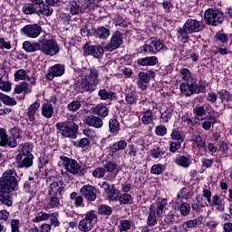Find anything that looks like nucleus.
<instances>
[{
  "label": "nucleus",
  "instance_id": "nucleus-1",
  "mask_svg": "<svg viewBox=\"0 0 232 232\" xmlns=\"http://www.w3.org/2000/svg\"><path fill=\"white\" fill-rule=\"evenodd\" d=\"M16 177L15 170L9 169L0 178V202L8 207L12 206V198L9 195L17 188Z\"/></svg>",
  "mask_w": 232,
  "mask_h": 232
},
{
  "label": "nucleus",
  "instance_id": "nucleus-2",
  "mask_svg": "<svg viewBox=\"0 0 232 232\" xmlns=\"http://www.w3.org/2000/svg\"><path fill=\"white\" fill-rule=\"evenodd\" d=\"M80 86L84 92H95L99 84V71L95 68L84 69L81 73Z\"/></svg>",
  "mask_w": 232,
  "mask_h": 232
},
{
  "label": "nucleus",
  "instance_id": "nucleus-3",
  "mask_svg": "<svg viewBox=\"0 0 232 232\" xmlns=\"http://www.w3.org/2000/svg\"><path fill=\"white\" fill-rule=\"evenodd\" d=\"M10 136L6 133V130L0 128V146L1 148H17V139H21V129L14 127L9 130Z\"/></svg>",
  "mask_w": 232,
  "mask_h": 232
},
{
  "label": "nucleus",
  "instance_id": "nucleus-4",
  "mask_svg": "<svg viewBox=\"0 0 232 232\" xmlns=\"http://www.w3.org/2000/svg\"><path fill=\"white\" fill-rule=\"evenodd\" d=\"M58 133L63 137H67L69 139H77V131H79V126L76 125L73 121H67L63 122H58L55 125Z\"/></svg>",
  "mask_w": 232,
  "mask_h": 232
},
{
  "label": "nucleus",
  "instance_id": "nucleus-5",
  "mask_svg": "<svg viewBox=\"0 0 232 232\" xmlns=\"http://www.w3.org/2000/svg\"><path fill=\"white\" fill-rule=\"evenodd\" d=\"M97 222V214L94 210H89L85 213L84 218L80 220L78 229L82 232L92 231Z\"/></svg>",
  "mask_w": 232,
  "mask_h": 232
},
{
  "label": "nucleus",
  "instance_id": "nucleus-6",
  "mask_svg": "<svg viewBox=\"0 0 232 232\" xmlns=\"http://www.w3.org/2000/svg\"><path fill=\"white\" fill-rule=\"evenodd\" d=\"M204 21L207 24L217 26L224 22V14L218 10L208 9L204 14Z\"/></svg>",
  "mask_w": 232,
  "mask_h": 232
},
{
  "label": "nucleus",
  "instance_id": "nucleus-7",
  "mask_svg": "<svg viewBox=\"0 0 232 232\" xmlns=\"http://www.w3.org/2000/svg\"><path fill=\"white\" fill-rule=\"evenodd\" d=\"M60 159L63 161V166L67 173H71L72 175H81L82 173L81 165L75 160L66 156H61Z\"/></svg>",
  "mask_w": 232,
  "mask_h": 232
},
{
  "label": "nucleus",
  "instance_id": "nucleus-8",
  "mask_svg": "<svg viewBox=\"0 0 232 232\" xmlns=\"http://www.w3.org/2000/svg\"><path fill=\"white\" fill-rule=\"evenodd\" d=\"M39 50L44 55H56V53H59V45L53 40H43L39 43Z\"/></svg>",
  "mask_w": 232,
  "mask_h": 232
},
{
  "label": "nucleus",
  "instance_id": "nucleus-9",
  "mask_svg": "<svg viewBox=\"0 0 232 232\" xmlns=\"http://www.w3.org/2000/svg\"><path fill=\"white\" fill-rule=\"evenodd\" d=\"M188 34H198L204 30V23L197 19H188L183 25Z\"/></svg>",
  "mask_w": 232,
  "mask_h": 232
},
{
  "label": "nucleus",
  "instance_id": "nucleus-10",
  "mask_svg": "<svg viewBox=\"0 0 232 232\" xmlns=\"http://www.w3.org/2000/svg\"><path fill=\"white\" fill-rule=\"evenodd\" d=\"M21 32L30 39H35V37H39V35H41L43 28L40 27L39 24H27L22 28Z\"/></svg>",
  "mask_w": 232,
  "mask_h": 232
},
{
  "label": "nucleus",
  "instance_id": "nucleus-11",
  "mask_svg": "<svg viewBox=\"0 0 232 232\" xmlns=\"http://www.w3.org/2000/svg\"><path fill=\"white\" fill-rule=\"evenodd\" d=\"M122 44V34L119 31H115L111 38V42L105 46L107 52H113L117 48H121Z\"/></svg>",
  "mask_w": 232,
  "mask_h": 232
},
{
  "label": "nucleus",
  "instance_id": "nucleus-12",
  "mask_svg": "<svg viewBox=\"0 0 232 232\" xmlns=\"http://www.w3.org/2000/svg\"><path fill=\"white\" fill-rule=\"evenodd\" d=\"M64 191V181L59 178H54V180L50 184L48 195H58L62 197Z\"/></svg>",
  "mask_w": 232,
  "mask_h": 232
},
{
  "label": "nucleus",
  "instance_id": "nucleus-13",
  "mask_svg": "<svg viewBox=\"0 0 232 232\" xmlns=\"http://www.w3.org/2000/svg\"><path fill=\"white\" fill-rule=\"evenodd\" d=\"M168 50L166 46H164V44L159 40H151L149 42V44L144 45L143 51L145 53H159V52H161L162 50Z\"/></svg>",
  "mask_w": 232,
  "mask_h": 232
},
{
  "label": "nucleus",
  "instance_id": "nucleus-14",
  "mask_svg": "<svg viewBox=\"0 0 232 232\" xmlns=\"http://www.w3.org/2000/svg\"><path fill=\"white\" fill-rule=\"evenodd\" d=\"M81 195L89 200V202H94L97 198V189L92 185H84L81 190Z\"/></svg>",
  "mask_w": 232,
  "mask_h": 232
},
{
  "label": "nucleus",
  "instance_id": "nucleus-15",
  "mask_svg": "<svg viewBox=\"0 0 232 232\" xmlns=\"http://www.w3.org/2000/svg\"><path fill=\"white\" fill-rule=\"evenodd\" d=\"M34 164V155H23L17 154L16 156V167L21 168H31Z\"/></svg>",
  "mask_w": 232,
  "mask_h": 232
},
{
  "label": "nucleus",
  "instance_id": "nucleus-16",
  "mask_svg": "<svg viewBox=\"0 0 232 232\" xmlns=\"http://www.w3.org/2000/svg\"><path fill=\"white\" fill-rule=\"evenodd\" d=\"M83 50L87 55H93V57H96L97 59L104 55V49L101 45H90L86 44L83 46Z\"/></svg>",
  "mask_w": 232,
  "mask_h": 232
},
{
  "label": "nucleus",
  "instance_id": "nucleus-17",
  "mask_svg": "<svg viewBox=\"0 0 232 232\" xmlns=\"http://www.w3.org/2000/svg\"><path fill=\"white\" fill-rule=\"evenodd\" d=\"M61 75H64V65L55 64L49 69L46 79L48 81H53L54 77H61Z\"/></svg>",
  "mask_w": 232,
  "mask_h": 232
},
{
  "label": "nucleus",
  "instance_id": "nucleus-18",
  "mask_svg": "<svg viewBox=\"0 0 232 232\" xmlns=\"http://www.w3.org/2000/svg\"><path fill=\"white\" fill-rule=\"evenodd\" d=\"M85 123L87 124V126H91L92 128H102L103 126V122H102V119L94 116V115H90L85 119Z\"/></svg>",
  "mask_w": 232,
  "mask_h": 232
},
{
  "label": "nucleus",
  "instance_id": "nucleus-19",
  "mask_svg": "<svg viewBox=\"0 0 232 232\" xmlns=\"http://www.w3.org/2000/svg\"><path fill=\"white\" fill-rule=\"evenodd\" d=\"M157 222H159V219H157V212L155 207L151 205L149 208L147 226H149V227H154V226H157Z\"/></svg>",
  "mask_w": 232,
  "mask_h": 232
},
{
  "label": "nucleus",
  "instance_id": "nucleus-20",
  "mask_svg": "<svg viewBox=\"0 0 232 232\" xmlns=\"http://www.w3.org/2000/svg\"><path fill=\"white\" fill-rule=\"evenodd\" d=\"M18 155H33L34 144L32 142L22 143L18 146Z\"/></svg>",
  "mask_w": 232,
  "mask_h": 232
},
{
  "label": "nucleus",
  "instance_id": "nucleus-21",
  "mask_svg": "<svg viewBox=\"0 0 232 232\" xmlns=\"http://www.w3.org/2000/svg\"><path fill=\"white\" fill-rule=\"evenodd\" d=\"M39 108H41V103H39V102H34L29 106L27 117L30 122H34V121H35V113H37V110H39Z\"/></svg>",
  "mask_w": 232,
  "mask_h": 232
},
{
  "label": "nucleus",
  "instance_id": "nucleus-22",
  "mask_svg": "<svg viewBox=\"0 0 232 232\" xmlns=\"http://www.w3.org/2000/svg\"><path fill=\"white\" fill-rule=\"evenodd\" d=\"M158 63H159V59H157V56L140 58L138 60V64L140 66H155V64H158Z\"/></svg>",
  "mask_w": 232,
  "mask_h": 232
},
{
  "label": "nucleus",
  "instance_id": "nucleus-23",
  "mask_svg": "<svg viewBox=\"0 0 232 232\" xmlns=\"http://www.w3.org/2000/svg\"><path fill=\"white\" fill-rule=\"evenodd\" d=\"M59 204H61V196L55 194H48L47 208H49V209L58 208Z\"/></svg>",
  "mask_w": 232,
  "mask_h": 232
},
{
  "label": "nucleus",
  "instance_id": "nucleus-24",
  "mask_svg": "<svg viewBox=\"0 0 232 232\" xmlns=\"http://www.w3.org/2000/svg\"><path fill=\"white\" fill-rule=\"evenodd\" d=\"M53 14V8H52V5L50 4H42L39 6V9L37 11V15H45L46 17H50Z\"/></svg>",
  "mask_w": 232,
  "mask_h": 232
},
{
  "label": "nucleus",
  "instance_id": "nucleus-25",
  "mask_svg": "<svg viewBox=\"0 0 232 232\" xmlns=\"http://www.w3.org/2000/svg\"><path fill=\"white\" fill-rule=\"evenodd\" d=\"M41 113L45 119H52L53 117V105L52 103L43 104Z\"/></svg>",
  "mask_w": 232,
  "mask_h": 232
},
{
  "label": "nucleus",
  "instance_id": "nucleus-26",
  "mask_svg": "<svg viewBox=\"0 0 232 232\" xmlns=\"http://www.w3.org/2000/svg\"><path fill=\"white\" fill-rule=\"evenodd\" d=\"M150 82V75L146 72H140L138 74L137 84L141 90H146V84Z\"/></svg>",
  "mask_w": 232,
  "mask_h": 232
},
{
  "label": "nucleus",
  "instance_id": "nucleus-27",
  "mask_svg": "<svg viewBox=\"0 0 232 232\" xmlns=\"http://www.w3.org/2000/svg\"><path fill=\"white\" fill-rule=\"evenodd\" d=\"M188 34H191V33H188L184 26L178 28L177 35L179 43H182L183 44H186V43H188L189 41V35H188Z\"/></svg>",
  "mask_w": 232,
  "mask_h": 232
},
{
  "label": "nucleus",
  "instance_id": "nucleus-28",
  "mask_svg": "<svg viewBox=\"0 0 232 232\" xmlns=\"http://www.w3.org/2000/svg\"><path fill=\"white\" fill-rule=\"evenodd\" d=\"M206 206H208V203L204 201V198L202 196H198L193 201L192 209L194 211H200V209L206 208Z\"/></svg>",
  "mask_w": 232,
  "mask_h": 232
},
{
  "label": "nucleus",
  "instance_id": "nucleus-29",
  "mask_svg": "<svg viewBox=\"0 0 232 232\" xmlns=\"http://www.w3.org/2000/svg\"><path fill=\"white\" fill-rule=\"evenodd\" d=\"M126 146L128 143L124 140H121L115 143H113L110 149L111 153H117V151H122V150H126Z\"/></svg>",
  "mask_w": 232,
  "mask_h": 232
},
{
  "label": "nucleus",
  "instance_id": "nucleus-30",
  "mask_svg": "<svg viewBox=\"0 0 232 232\" xmlns=\"http://www.w3.org/2000/svg\"><path fill=\"white\" fill-rule=\"evenodd\" d=\"M131 227H135V223L130 219H122L120 221V231L121 232H126L130 231Z\"/></svg>",
  "mask_w": 232,
  "mask_h": 232
},
{
  "label": "nucleus",
  "instance_id": "nucleus-31",
  "mask_svg": "<svg viewBox=\"0 0 232 232\" xmlns=\"http://www.w3.org/2000/svg\"><path fill=\"white\" fill-rule=\"evenodd\" d=\"M94 115H98V117H108V113H110V111L108 110V107L98 104L96 108L93 110Z\"/></svg>",
  "mask_w": 232,
  "mask_h": 232
},
{
  "label": "nucleus",
  "instance_id": "nucleus-32",
  "mask_svg": "<svg viewBox=\"0 0 232 232\" xmlns=\"http://www.w3.org/2000/svg\"><path fill=\"white\" fill-rule=\"evenodd\" d=\"M166 206H168V200L165 198L158 199L157 207L155 209L158 217H162V214L164 213V208H166Z\"/></svg>",
  "mask_w": 232,
  "mask_h": 232
},
{
  "label": "nucleus",
  "instance_id": "nucleus-33",
  "mask_svg": "<svg viewBox=\"0 0 232 232\" xmlns=\"http://www.w3.org/2000/svg\"><path fill=\"white\" fill-rule=\"evenodd\" d=\"M142 117H141V122L145 125L148 126L153 122V111L151 110H148L147 111L141 112Z\"/></svg>",
  "mask_w": 232,
  "mask_h": 232
},
{
  "label": "nucleus",
  "instance_id": "nucleus-34",
  "mask_svg": "<svg viewBox=\"0 0 232 232\" xmlns=\"http://www.w3.org/2000/svg\"><path fill=\"white\" fill-rule=\"evenodd\" d=\"M175 162L178 166H181L182 168H189L191 165V160L186 156H178Z\"/></svg>",
  "mask_w": 232,
  "mask_h": 232
},
{
  "label": "nucleus",
  "instance_id": "nucleus-35",
  "mask_svg": "<svg viewBox=\"0 0 232 232\" xmlns=\"http://www.w3.org/2000/svg\"><path fill=\"white\" fill-rule=\"evenodd\" d=\"M193 111L196 121H204L206 119L204 118V115H206V109L204 106L195 107Z\"/></svg>",
  "mask_w": 232,
  "mask_h": 232
},
{
  "label": "nucleus",
  "instance_id": "nucleus-36",
  "mask_svg": "<svg viewBox=\"0 0 232 232\" xmlns=\"http://www.w3.org/2000/svg\"><path fill=\"white\" fill-rule=\"evenodd\" d=\"M23 48L24 50H25V52H29V53H32L39 50V43L32 44L31 42L25 41L23 44Z\"/></svg>",
  "mask_w": 232,
  "mask_h": 232
},
{
  "label": "nucleus",
  "instance_id": "nucleus-37",
  "mask_svg": "<svg viewBox=\"0 0 232 232\" xmlns=\"http://www.w3.org/2000/svg\"><path fill=\"white\" fill-rule=\"evenodd\" d=\"M24 14L26 15H32L34 14H37V6L34 4H25L22 8Z\"/></svg>",
  "mask_w": 232,
  "mask_h": 232
},
{
  "label": "nucleus",
  "instance_id": "nucleus-38",
  "mask_svg": "<svg viewBox=\"0 0 232 232\" xmlns=\"http://www.w3.org/2000/svg\"><path fill=\"white\" fill-rule=\"evenodd\" d=\"M109 128L111 133H114L117 135V132L121 130V124L119 123V121L117 119L112 118L109 121Z\"/></svg>",
  "mask_w": 232,
  "mask_h": 232
},
{
  "label": "nucleus",
  "instance_id": "nucleus-39",
  "mask_svg": "<svg viewBox=\"0 0 232 232\" xmlns=\"http://www.w3.org/2000/svg\"><path fill=\"white\" fill-rule=\"evenodd\" d=\"M96 37L100 39H108L110 37V29L102 26L96 30Z\"/></svg>",
  "mask_w": 232,
  "mask_h": 232
},
{
  "label": "nucleus",
  "instance_id": "nucleus-40",
  "mask_svg": "<svg viewBox=\"0 0 232 232\" xmlns=\"http://www.w3.org/2000/svg\"><path fill=\"white\" fill-rule=\"evenodd\" d=\"M118 200L120 201L121 205H126V204H133V197H131V194H122L120 197H118Z\"/></svg>",
  "mask_w": 232,
  "mask_h": 232
},
{
  "label": "nucleus",
  "instance_id": "nucleus-41",
  "mask_svg": "<svg viewBox=\"0 0 232 232\" xmlns=\"http://www.w3.org/2000/svg\"><path fill=\"white\" fill-rule=\"evenodd\" d=\"M113 213V210L111 209V207L108 205H100L98 207V214L99 215H104L105 217H110Z\"/></svg>",
  "mask_w": 232,
  "mask_h": 232
},
{
  "label": "nucleus",
  "instance_id": "nucleus-42",
  "mask_svg": "<svg viewBox=\"0 0 232 232\" xmlns=\"http://www.w3.org/2000/svg\"><path fill=\"white\" fill-rule=\"evenodd\" d=\"M85 10L86 9L82 8V6H80V5L77 4V2L71 3V14L72 15H77V14H84Z\"/></svg>",
  "mask_w": 232,
  "mask_h": 232
},
{
  "label": "nucleus",
  "instance_id": "nucleus-43",
  "mask_svg": "<svg viewBox=\"0 0 232 232\" xmlns=\"http://www.w3.org/2000/svg\"><path fill=\"white\" fill-rule=\"evenodd\" d=\"M0 101H2L4 104H6L7 106H15V104H17V102H15L14 98L5 95L3 92H0Z\"/></svg>",
  "mask_w": 232,
  "mask_h": 232
},
{
  "label": "nucleus",
  "instance_id": "nucleus-44",
  "mask_svg": "<svg viewBox=\"0 0 232 232\" xmlns=\"http://www.w3.org/2000/svg\"><path fill=\"white\" fill-rule=\"evenodd\" d=\"M26 79L28 81H30V77L28 75H26V71L25 70L20 69V70L15 72L14 81H26Z\"/></svg>",
  "mask_w": 232,
  "mask_h": 232
},
{
  "label": "nucleus",
  "instance_id": "nucleus-45",
  "mask_svg": "<svg viewBox=\"0 0 232 232\" xmlns=\"http://www.w3.org/2000/svg\"><path fill=\"white\" fill-rule=\"evenodd\" d=\"M208 119L209 121H204L202 123L203 130H211V125L217 123V117L215 115H208Z\"/></svg>",
  "mask_w": 232,
  "mask_h": 232
},
{
  "label": "nucleus",
  "instance_id": "nucleus-46",
  "mask_svg": "<svg viewBox=\"0 0 232 232\" xmlns=\"http://www.w3.org/2000/svg\"><path fill=\"white\" fill-rule=\"evenodd\" d=\"M107 197L109 200L115 201L119 200V191L115 188V185L111 188V189L107 192Z\"/></svg>",
  "mask_w": 232,
  "mask_h": 232
},
{
  "label": "nucleus",
  "instance_id": "nucleus-47",
  "mask_svg": "<svg viewBox=\"0 0 232 232\" xmlns=\"http://www.w3.org/2000/svg\"><path fill=\"white\" fill-rule=\"evenodd\" d=\"M194 146L199 150H206V141L202 140L200 136H194L193 138Z\"/></svg>",
  "mask_w": 232,
  "mask_h": 232
},
{
  "label": "nucleus",
  "instance_id": "nucleus-48",
  "mask_svg": "<svg viewBox=\"0 0 232 232\" xmlns=\"http://www.w3.org/2000/svg\"><path fill=\"white\" fill-rule=\"evenodd\" d=\"M98 95L102 101H107V99H111L115 93H113V92H108L106 89H102L99 91Z\"/></svg>",
  "mask_w": 232,
  "mask_h": 232
},
{
  "label": "nucleus",
  "instance_id": "nucleus-49",
  "mask_svg": "<svg viewBox=\"0 0 232 232\" xmlns=\"http://www.w3.org/2000/svg\"><path fill=\"white\" fill-rule=\"evenodd\" d=\"M103 168L105 169V171H107V173H113V171L117 169V163L115 161H107L103 165Z\"/></svg>",
  "mask_w": 232,
  "mask_h": 232
},
{
  "label": "nucleus",
  "instance_id": "nucleus-50",
  "mask_svg": "<svg viewBox=\"0 0 232 232\" xmlns=\"http://www.w3.org/2000/svg\"><path fill=\"white\" fill-rule=\"evenodd\" d=\"M179 211L183 217H188L191 211V206L188 203H182L179 206Z\"/></svg>",
  "mask_w": 232,
  "mask_h": 232
},
{
  "label": "nucleus",
  "instance_id": "nucleus-51",
  "mask_svg": "<svg viewBox=\"0 0 232 232\" xmlns=\"http://www.w3.org/2000/svg\"><path fill=\"white\" fill-rule=\"evenodd\" d=\"M199 224H201L200 218L190 219L184 223L188 229H193V227H197Z\"/></svg>",
  "mask_w": 232,
  "mask_h": 232
},
{
  "label": "nucleus",
  "instance_id": "nucleus-52",
  "mask_svg": "<svg viewBox=\"0 0 232 232\" xmlns=\"http://www.w3.org/2000/svg\"><path fill=\"white\" fill-rule=\"evenodd\" d=\"M164 222L165 224L171 226V224L175 222V211L170 210L168 214H166L164 218Z\"/></svg>",
  "mask_w": 232,
  "mask_h": 232
},
{
  "label": "nucleus",
  "instance_id": "nucleus-53",
  "mask_svg": "<svg viewBox=\"0 0 232 232\" xmlns=\"http://www.w3.org/2000/svg\"><path fill=\"white\" fill-rule=\"evenodd\" d=\"M173 115V110L171 109H167L163 113H161L160 119L161 121L164 122H169V119H171V116Z\"/></svg>",
  "mask_w": 232,
  "mask_h": 232
},
{
  "label": "nucleus",
  "instance_id": "nucleus-54",
  "mask_svg": "<svg viewBox=\"0 0 232 232\" xmlns=\"http://www.w3.org/2000/svg\"><path fill=\"white\" fill-rule=\"evenodd\" d=\"M106 175V169L103 168H97L92 171V177L95 179H102Z\"/></svg>",
  "mask_w": 232,
  "mask_h": 232
},
{
  "label": "nucleus",
  "instance_id": "nucleus-55",
  "mask_svg": "<svg viewBox=\"0 0 232 232\" xmlns=\"http://www.w3.org/2000/svg\"><path fill=\"white\" fill-rule=\"evenodd\" d=\"M180 75L182 81H186L187 82H189L191 81V72H189V69L183 68L180 70Z\"/></svg>",
  "mask_w": 232,
  "mask_h": 232
},
{
  "label": "nucleus",
  "instance_id": "nucleus-56",
  "mask_svg": "<svg viewBox=\"0 0 232 232\" xmlns=\"http://www.w3.org/2000/svg\"><path fill=\"white\" fill-rule=\"evenodd\" d=\"M155 133L159 137H164V135H166V133H168V128H166V126H164V125H158L155 128Z\"/></svg>",
  "mask_w": 232,
  "mask_h": 232
},
{
  "label": "nucleus",
  "instance_id": "nucleus-57",
  "mask_svg": "<svg viewBox=\"0 0 232 232\" xmlns=\"http://www.w3.org/2000/svg\"><path fill=\"white\" fill-rule=\"evenodd\" d=\"M50 218V214L44 213V212H40L37 217H35L33 219V222L37 223V222H43V220H48Z\"/></svg>",
  "mask_w": 232,
  "mask_h": 232
},
{
  "label": "nucleus",
  "instance_id": "nucleus-58",
  "mask_svg": "<svg viewBox=\"0 0 232 232\" xmlns=\"http://www.w3.org/2000/svg\"><path fill=\"white\" fill-rule=\"evenodd\" d=\"M0 90L10 92L12 90V83L10 82L3 81V78L0 77Z\"/></svg>",
  "mask_w": 232,
  "mask_h": 232
},
{
  "label": "nucleus",
  "instance_id": "nucleus-59",
  "mask_svg": "<svg viewBox=\"0 0 232 232\" xmlns=\"http://www.w3.org/2000/svg\"><path fill=\"white\" fill-rule=\"evenodd\" d=\"M81 108V102L79 101H73L67 105L69 111H77Z\"/></svg>",
  "mask_w": 232,
  "mask_h": 232
},
{
  "label": "nucleus",
  "instance_id": "nucleus-60",
  "mask_svg": "<svg viewBox=\"0 0 232 232\" xmlns=\"http://www.w3.org/2000/svg\"><path fill=\"white\" fill-rule=\"evenodd\" d=\"M125 101L127 104H135L137 102V93L130 92L127 94Z\"/></svg>",
  "mask_w": 232,
  "mask_h": 232
},
{
  "label": "nucleus",
  "instance_id": "nucleus-61",
  "mask_svg": "<svg viewBox=\"0 0 232 232\" xmlns=\"http://www.w3.org/2000/svg\"><path fill=\"white\" fill-rule=\"evenodd\" d=\"M23 92L28 93V83L22 82L14 88V93H23Z\"/></svg>",
  "mask_w": 232,
  "mask_h": 232
},
{
  "label": "nucleus",
  "instance_id": "nucleus-62",
  "mask_svg": "<svg viewBox=\"0 0 232 232\" xmlns=\"http://www.w3.org/2000/svg\"><path fill=\"white\" fill-rule=\"evenodd\" d=\"M179 89L183 95H186V97H190L191 91H189V83H181Z\"/></svg>",
  "mask_w": 232,
  "mask_h": 232
},
{
  "label": "nucleus",
  "instance_id": "nucleus-63",
  "mask_svg": "<svg viewBox=\"0 0 232 232\" xmlns=\"http://www.w3.org/2000/svg\"><path fill=\"white\" fill-rule=\"evenodd\" d=\"M162 155H164V151L160 148L150 150V157H152V159H159V157H162Z\"/></svg>",
  "mask_w": 232,
  "mask_h": 232
},
{
  "label": "nucleus",
  "instance_id": "nucleus-64",
  "mask_svg": "<svg viewBox=\"0 0 232 232\" xmlns=\"http://www.w3.org/2000/svg\"><path fill=\"white\" fill-rule=\"evenodd\" d=\"M19 219H12L11 220V232H21L19 230V226H20Z\"/></svg>",
  "mask_w": 232,
  "mask_h": 232
}]
</instances>
